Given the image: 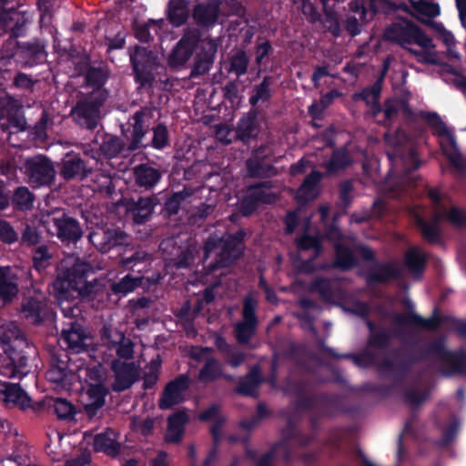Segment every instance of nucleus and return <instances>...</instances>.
I'll return each instance as SVG.
<instances>
[{
	"label": "nucleus",
	"mask_w": 466,
	"mask_h": 466,
	"mask_svg": "<svg viewBox=\"0 0 466 466\" xmlns=\"http://www.w3.org/2000/svg\"><path fill=\"white\" fill-rule=\"evenodd\" d=\"M109 394V389L103 381L89 383L86 390V402L83 409L89 419H93L106 404V397Z\"/></svg>",
	"instance_id": "nucleus-20"
},
{
	"label": "nucleus",
	"mask_w": 466,
	"mask_h": 466,
	"mask_svg": "<svg viewBox=\"0 0 466 466\" xmlns=\"http://www.w3.org/2000/svg\"><path fill=\"white\" fill-rule=\"evenodd\" d=\"M56 315L51 302L31 297V324L51 325L56 319Z\"/></svg>",
	"instance_id": "nucleus-31"
},
{
	"label": "nucleus",
	"mask_w": 466,
	"mask_h": 466,
	"mask_svg": "<svg viewBox=\"0 0 466 466\" xmlns=\"http://www.w3.org/2000/svg\"><path fill=\"white\" fill-rule=\"evenodd\" d=\"M82 75L84 86L92 88L90 93H97L100 96L108 98L109 92L105 88V85L110 76V70L106 64L100 63L98 66L86 64Z\"/></svg>",
	"instance_id": "nucleus-18"
},
{
	"label": "nucleus",
	"mask_w": 466,
	"mask_h": 466,
	"mask_svg": "<svg viewBox=\"0 0 466 466\" xmlns=\"http://www.w3.org/2000/svg\"><path fill=\"white\" fill-rule=\"evenodd\" d=\"M264 162L254 159L247 160V169L250 177H267L276 174L275 167Z\"/></svg>",
	"instance_id": "nucleus-54"
},
{
	"label": "nucleus",
	"mask_w": 466,
	"mask_h": 466,
	"mask_svg": "<svg viewBox=\"0 0 466 466\" xmlns=\"http://www.w3.org/2000/svg\"><path fill=\"white\" fill-rule=\"evenodd\" d=\"M249 58L244 50H238L228 58V72L240 77L248 73Z\"/></svg>",
	"instance_id": "nucleus-49"
},
{
	"label": "nucleus",
	"mask_w": 466,
	"mask_h": 466,
	"mask_svg": "<svg viewBox=\"0 0 466 466\" xmlns=\"http://www.w3.org/2000/svg\"><path fill=\"white\" fill-rule=\"evenodd\" d=\"M352 164L351 157L348 149L344 147L336 148L329 160L326 163V170L329 175L336 174L341 170L346 169Z\"/></svg>",
	"instance_id": "nucleus-40"
},
{
	"label": "nucleus",
	"mask_w": 466,
	"mask_h": 466,
	"mask_svg": "<svg viewBox=\"0 0 466 466\" xmlns=\"http://www.w3.org/2000/svg\"><path fill=\"white\" fill-rule=\"evenodd\" d=\"M445 218L458 228H466V210L463 208L453 206L445 213Z\"/></svg>",
	"instance_id": "nucleus-63"
},
{
	"label": "nucleus",
	"mask_w": 466,
	"mask_h": 466,
	"mask_svg": "<svg viewBox=\"0 0 466 466\" xmlns=\"http://www.w3.org/2000/svg\"><path fill=\"white\" fill-rule=\"evenodd\" d=\"M381 79L376 80L371 86L364 87L360 92L354 94L355 100H362L367 106L380 100L381 94Z\"/></svg>",
	"instance_id": "nucleus-57"
},
{
	"label": "nucleus",
	"mask_w": 466,
	"mask_h": 466,
	"mask_svg": "<svg viewBox=\"0 0 466 466\" xmlns=\"http://www.w3.org/2000/svg\"><path fill=\"white\" fill-rule=\"evenodd\" d=\"M334 259L332 265L334 269L340 271H349L359 265L358 258L355 257L352 248L341 242L334 244Z\"/></svg>",
	"instance_id": "nucleus-34"
},
{
	"label": "nucleus",
	"mask_w": 466,
	"mask_h": 466,
	"mask_svg": "<svg viewBox=\"0 0 466 466\" xmlns=\"http://www.w3.org/2000/svg\"><path fill=\"white\" fill-rule=\"evenodd\" d=\"M428 124L434 129V135L444 137L448 139V147L442 145L444 155L450 163L458 169H462V157L457 147L456 137L454 134L448 128L441 117L436 112H428L425 116Z\"/></svg>",
	"instance_id": "nucleus-13"
},
{
	"label": "nucleus",
	"mask_w": 466,
	"mask_h": 466,
	"mask_svg": "<svg viewBox=\"0 0 466 466\" xmlns=\"http://www.w3.org/2000/svg\"><path fill=\"white\" fill-rule=\"evenodd\" d=\"M274 78L272 76H265L262 81L255 85L252 89V94L249 96L248 103L255 106L258 102H268L272 97L270 86L273 84Z\"/></svg>",
	"instance_id": "nucleus-45"
},
{
	"label": "nucleus",
	"mask_w": 466,
	"mask_h": 466,
	"mask_svg": "<svg viewBox=\"0 0 466 466\" xmlns=\"http://www.w3.org/2000/svg\"><path fill=\"white\" fill-rule=\"evenodd\" d=\"M319 350L336 360H351L360 368L376 367L380 374L392 377L395 384L403 381L415 363L430 357H436L448 366V369L442 371L445 376L466 375V351L464 350H449L441 339H436L425 347L416 348L414 344H410L408 348L392 350L390 353L395 359L399 360L398 362L389 357L380 361L377 355L370 350H364L359 353L339 354L334 349L323 343L319 345Z\"/></svg>",
	"instance_id": "nucleus-1"
},
{
	"label": "nucleus",
	"mask_w": 466,
	"mask_h": 466,
	"mask_svg": "<svg viewBox=\"0 0 466 466\" xmlns=\"http://www.w3.org/2000/svg\"><path fill=\"white\" fill-rule=\"evenodd\" d=\"M74 373L67 368L66 362L54 359L46 373V380L56 389L68 390L72 386Z\"/></svg>",
	"instance_id": "nucleus-29"
},
{
	"label": "nucleus",
	"mask_w": 466,
	"mask_h": 466,
	"mask_svg": "<svg viewBox=\"0 0 466 466\" xmlns=\"http://www.w3.org/2000/svg\"><path fill=\"white\" fill-rule=\"evenodd\" d=\"M220 3L218 0L198 3L194 5L192 18L202 28L213 27L218 20Z\"/></svg>",
	"instance_id": "nucleus-27"
},
{
	"label": "nucleus",
	"mask_w": 466,
	"mask_h": 466,
	"mask_svg": "<svg viewBox=\"0 0 466 466\" xmlns=\"http://www.w3.org/2000/svg\"><path fill=\"white\" fill-rule=\"evenodd\" d=\"M17 293V287L5 276V271L0 268V299L4 302L11 300Z\"/></svg>",
	"instance_id": "nucleus-61"
},
{
	"label": "nucleus",
	"mask_w": 466,
	"mask_h": 466,
	"mask_svg": "<svg viewBox=\"0 0 466 466\" xmlns=\"http://www.w3.org/2000/svg\"><path fill=\"white\" fill-rule=\"evenodd\" d=\"M58 273L53 282V289L57 300L70 301L76 298L90 299L95 295V285L87 280L93 273L92 265L78 258H68L61 261Z\"/></svg>",
	"instance_id": "nucleus-2"
},
{
	"label": "nucleus",
	"mask_w": 466,
	"mask_h": 466,
	"mask_svg": "<svg viewBox=\"0 0 466 466\" xmlns=\"http://www.w3.org/2000/svg\"><path fill=\"white\" fill-rule=\"evenodd\" d=\"M393 322L398 326L418 327L427 330H436L442 323V317L438 315V309L435 308L431 318L425 319L416 312H409L407 314H395Z\"/></svg>",
	"instance_id": "nucleus-26"
},
{
	"label": "nucleus",
	"mask_w": 466,
	"mask_h": 466,
	"mask_svg": "<svg viewBox=\"0 0 466 466\" xmlns=\"http://www.w3.org/2000/svg\"><path fill=\"white\" fill-rule=\"evenodd\" d=\"M189 2L187 0H169L167 5V18L176 27L183 25L189 16Z\"/></svg>",
	"instance_id": "nucleus-38"
},
{
	"label": "nucleus",
	"mask_w": 466,
	"mask_h": 466,
	"mask_svg": "<svg viewBox=\"0 0 466 466\" xmlns=\"http://www.w3.org/2000/svg\"><path fill=\"white\" fill-rule=\"evenodd\" d=\"M146 115V111L144 109H140L136 111L131 117L132 128L130 130V135H126V137L129 142L127 146V151L128 153L148 147L147 144H143V138L148 131V129L144 127Z\"/></svg>",
	"instance_id": "nucleus-28"
},
{
	"label": "nucleus",
	"mask_w": 466,
	"mask_h": 466,
	"mask_svg": "<svg viewBox=\"0 0 466 466\" xmlns=\"http://www.w3.org/2000/svg\"><path fill=\"white\" fill-rule=\"evenodd\" d=\"M93 449L96 452H103L115 457L120 451V444L113 436V432L106 431L95 436Z\"/></svg>",
	"instance_id": "nucleus-36"
},
{
	"label": "nucleus",
	"mask_w": 466,
	"mask_h": 466,
	"mask_svg": "<svg viewBox=\"0 0 466 466\" xmlns=\"http://www.w3.org/2000/svg\"><path fill=\"white\" fill-rule=\"evenodd\" d=\"M130 237L114 224H96L88 235L89 242L101 253L128 245Z\"/></svg>",
	"instance_id": "nucleus-9"
},
{
	"label": "nucleus",
	"mask_w": 466,
	"mask_h": 466,
	"mask_svg": "<svg viewBox=\"0 0 466 466\" xmlns=\"http://www.w3.org/2000/svg\"><path fill=\"white\" fill-rule=\"evenodd\" d=\"M183 199L184 197L180 192H176L170 196H166L160 213L165 218H170L171 216L177 214Z\"/></svg>",
	"instance_id": "nucleus-60"
},
{
	"label": "nucleus",
	"mask_w": 466,
	"mask_h": 466,
	"mask_svg": "<svg viewBox=\"0 0 466 466\" xmlns=\"http://www.w3.org/2000/svg\"><path fill=\"white\" fill-rule=\"evenodd\" d=\"M53 401L54 411L59 420H74L76 411L72 402L63 398H56Z\"/></svg>",
	"instance_id": "nucleus-56"
},
{
	"label": "nucleus",
	"mask_w": 466,
	"mask_h": 466,
	"mask_svg": "<svg viewBox=\"0 0 466 466\" xmlns=\"http://www.w3.org/2000/svg\"><path fill=\"white\" fill-rule=\"evenodd\" d=\"M403 263L414 277L420 276L426 268L427 256L418 247H411L406 251Z\"/></svg>",
	"instance_id": "nucleus-37"
},
{
	"label": "nucleus",
	"mask_w": 466,
	"mask_h": 466,
	"mask_svg": "<svg viewBox=\"0 0 466 466\" xmlns=\"http://www.w3.org/2000/svg\"><path fill=\"white\" fill-rule=\"evenodd\" d=\"M0 400L7 405L25 410L29 406L26 393L16 384H0Z\"/></svg>",
	"instance_id": "nucleus-35"
},
{
	"label": "nucleus",
	"mask_w": 466,
	"mask_h": 466,
	"mask_svg": "<svg viewBox=\"0 0 466 466\" xmlns=\"http://www.w3.org/2000/svg\"><path fill=\"white\" fill-rule=\"evenodd\" d=\"M281 436L282 441L274 445L272 449H275L277 451L278 448H283V459L287 463H289L292 460L291 451L289 447V443L290 441H294L299 446L305 447L308 446L314 439V436L308 435L300 431L297 428V425L292 418H289L287 420L286 426L282 429Z\"/></svg>",
	"instance_id": "nucleus-17"
},
{
	"label": "nucleus",
	"mask_w": 466,
	"mask_h": 466,
	"mask_svg": "<svg viewBox=\"0 0 466 466\" xmlns=\"http://www.w3.org/2000/svg\"><path fill=\"white\" fill-rule=\"evenodd\" d=\"M112 370L115 372V380L111 384L114 392H122L132 387L137 380L138 370L134 362H114Z\"/></svg>",
	"instance_id": "nucleus-25"
},
{
	"label": "nucleus",
	"mask_w": 466,
	"mask_h": 466,
	"mask_svg": "<svg viewBox=\"0 0 466 466\" xmlns=\"http://www.w3.org/2000/svg\"><path fill=\"white\" fill-rule=\"evenodd\" d=\"M133 175L136 185L145 189L153 188L162 178V172L158 168L145 163L136 166Z\"/></svg>",
	"instance_id": "nucleus-32"
},
{
	"label": "nucleus",
	"mask_w": 466,
	"mask_h": 466,
	"mask_svg": "<svg viewBox=\"0 0 466 466\" xmlns=\"http://www.w3.org/2000/svg\"><path fill=\"white\" fill-rule=\"evenodd\" d=\"M247 232L239 228L235 233L219 237L210 234L203 244V264L205 273L210 275L218 269L232 267L244 255Z\"/></svg>",
	"instance_id": "nucleus-3"
},
{
	"label": "nucleus",
	"mask_w": 466,
	"mask_h": 466,
	"mask_svg": "<svg viewBox=\"0 0 466 466\" xmlns=\"http://www.w3.org/2000/svg\"><path fill=\"white\" fill-rule=\"evenodd\" d=\"M31 260L35 270L41 273L51 265L52 254L46 245H40L34 249L31 248Z\"/></svg>",
	"instance_id": "nucleus-50"
},
{
	"label": "nucleus",
	"mask_w": 466,
	"mask_h": 466,
	"mask_svg": "<svg viewBox=\"0 0 466 466\" xmlns=\"http://www.w3.org/2000/svg\"><path fill=\"white\" fill-rule=\"evenodd\" d=\"M56 177V170L52 161L44 155L31 157V183L37 186L51 185Z\"/></svg>",
	"instance_id": "nucleus-24"
},
{
	"label": "nucleus",
	"mask_w": 466,
	"mask_h": 466,
	"mask_svg": "<svg viewBox=\"0 0 466 466\" xmlns=\"http://www.w3.org/2000/svg\"><path fill=\"white\" fill-rule=\"evenodd\" d=\"M38 224L47 233L56 235V237L67 245L76 244L83 236V230L80 223L74 218L62 213L56 216V212H46L39 218L35 216L31 218V247L38 242V235L35 224Z\"/></svg>",
	"instance_id": "nucleus-5"
},
{
	"label": "nucleus",
	"mask_w": 466,
	"mask_h": 466,
	"mask_svg": "<svg viewBox=\"0 0 466 466\" xmlns=\"http://www.w3.org/2000/svg\"><path fill=\"white\" fill-rule=\"evenodd\" d=\"M348 310L363 319H367L366 325L370 331L367 339L368 348L385 350L389 349L394 337L400 336L399 329L390 330L385 327H376L373 321L368 319L370 309L366 301L357 300Z\"/></svg>",
	"instance_id": "nucleus-7"
},
{
	"label": "nucleus",
	"mask_w": 466,
	"mask_h": 466,
	"mask_svg": "<svg viewBox=\"0 0 466 466\" xmlns=\"http://www.w3.org/2000/svg\"><path fill=\"white\" fill-rule=\"evenodd\" d=\"M218 48V44L214 38H208L203 42L199 52L195 56L191 76H204L210 70L215 61Z\"/></svg>",
	"instance_id": "nucleus-21"
},
{
	"label": "nucleus",
	"mask_w": 466,
	"mask_h": 466,
	"mask_svg": "<svg viewBox=\"0 0 466 466\" xmlns=\"http://www.w3.org/2000/svg\"><path fill=\"white\" fill-rule=\"evenodd\" d=\"M296 246L298 250L306 251L309 249H316V254L323 253V245L322 239L319 236H311L309 234H304L301 237H299L296 239Z\"/></svg>",
	"instance_id": "nucleus-58"
},
{
	"label": "nucleus",
	"mask_w": 466,
	"mask_h": 466,
	"mask_svg": "<svg viewBox=\"0 0 466 466\" xmlns=\"http://www.w3.org/2000/svg\"><path fill=\"white\" fill-rule=\"evenodd\" d=\"M299 405L301 410L318 412L329 418L347 410L343 396L336 393H314L309 398L300 400Z\"/></svg>",
	"instance_id": "nucleus-12"
},
{
	"label": "nucleus",
	"mask_w": 466,
	"mask_h": 466,
	"mask_svg": "<svg viewBox=\"0 0 466 466\" xmlns=\"http://www.w3.org/2000/svg\"><path fill=\"white\" fill-rule=\"evenodd\" d=\"M273 182L270 180L250 184L239 202V211L243 217H250L260 204H274L278 195L271 191Z\"/></svg>",
	"instance_id": "nucleus-10"
},
{
	"label": "nucleus",
	"mask_w": 466,
	"mask_h": 466,
	"mask_svg": "<svg viewBox=\"0 0 466 466\" xmlns=\"http://www.w3.org/2000/svg\"><path fill=\"white\" fill-rule=\"evenodd\" d=\"M21 12L15 9H10L0 13V26L4 30L17 29L25 24Z\"/></svg>",
	"instance_id": "nucleus-52"
},
{
	"label": "nucleus",
	"mask_w": 466,
	"mask_h": 466,
	"mask_svg": "<svg viewBox=\"0 0 466 466\" xmlns=\"http://www.w3.org/2000/svg\"><path fill=\"white\" fill-rule=\"evenodd\" d=\"M257 327L258 323L253 321H247L243 319L242 321L238 322L234 329L237 341L239 344H247L254 336Z\"/></svg>",
	"instance_id": "nucleus-53"
},
{
	"label": "nucleus",
	"mask_w": 466,
	"mask_h": 466,
	"mask_svg": "<svg viewBox=\"0 0 466 466\" xmlns=\"http://www.w3.org/2000/svg\"><path fill=\"white\" fill-rule=\"evenodd\" d=\"M188 421V416L186 411L178 410L167 418V428L169 431L174 430L184 431L185 425Z\"/></svg>",
	"instance_id": "nucleus-64"
},
{
	"label": "nucleus",
	"mask_w": 466,
	"mask_h": 466,
	"mask_svg": "<svg viewBox=\"0 0 466 466\" xmlns=\"http://www.w3.org/2000/svg\"><path fill=\"white\" fill-rule=\"evenodd\" d=\"M49 121L48 115L43 111L41 118L31 127V147L47 149L48 136L46 133L47 123Z\"/></svg>",
	"instance_id": "nucleus-41"
},
{
	"label": "nucleus",
	"mask_w": 466,
	"mask_h": 466,
	"mask_svg": "<svg viewBox=\"0 0 466 466\" xmlns=\"http://www.w3.org/2000/svg\"><path fill=\"white\" fill-rule=\"evenodd\" d=\"M199 40V35L196 33L185 34L169 56L170 66H181L185 65L192 56Z\"/></svg>",
	"instance_id": "nucleus-23"
},
{
	"label": "nucleus",
	"mask_w": 466,
	"mask_h": 466,
	"mask_svg": "<svg viewBox=\"0 0 466 466\" xmlns=\"http://www.w3.org/2000/svg\"><path fill=\"white\" fill-rule=\"evenodd\" d=\"M153 137L148 146L157 150H163L169 146V132L164 123H158L152 128Z\"/></svg>",
	"instance_id": "nucleus-55"
},
{
	"label": "nucleus",
	"mask_w": 466,
	"mask_h": 466,
	"mask_svg": "<svg viewBox=\"0 0 466 466\" xmlns=\"http://www.w3.org/2000/svg\"><path fill=\"white\" fill-rule=\"evenodd\" d=\"M191 384V379L187 373L179 374L174 380L168 381L158 400L160 410H166L185 401V393Z\"/></svg>",
	"instance_id": "nucleus-15"
},
{
	"label": "nucleus",
	"mask_w": 466,
	"mask_h": 466,
	"mask_svg": "<svg viewBox=\"0 0 466 466\" xmlns=\"http://www.w3.org/2000/svg\"><path fill=\"white\" fill-rule=\"evenodd\" d=\"M322 179V174L318 170H312L299 186L297 195L300 201H309L315 196V190Z\"/></svg>",
	"instance_id": "nucleus-42"
},
{
	"label": "nucleus",
	"mask_w": 466,
	"mask_h": 466,
	"mask_svg": "<svg viewBox=\"0 0 466 466\" xmlns=\"http://www.w3.org/2000/svg\"><path fill=\"white\" fill-rule=\"evenodd\" d=\"M132 76L138 89L151 88L157 75L165 70L159 53L149 46L135 45L128 48Z\"/></svg>",
	"instance_id": "nucleus-4"
},
{
	"label": "nucleus",
	"mask_w": 466,
	"mask_h": 466,
	"mask_svg": "<svg viewBox=\"0 0 466 466\" xmlns=\"http://www.w3.org/2000/svg\"><path fill=\"white\" fill-rule=\"evenodd\" d=\"M293 5L305 15L310 24H316L321 20V15L310 0H291Z\"/></svg>",
	"instance_id": "nucleus-59"
},
{
	"label": "nucleus",
	"mask_w": 466,
	"mask_h": 466,
	"mask_svg": "<svg viewBox=\"0 0 466 466\" xmlns=\"http://www.w3.org/2000/svg\"><path fill=\"white\" fill-rule=\"evenodd\" d=\"M0 125L4 130L10 127L17 132L25 130L26 119L17 100L10 96L0 97Z\"/></svg>",
	"instance_id": "nucleus-16"
},
{
	"label": "nucleus",
	"mask_w": 466,
	"mask_h": 466,
	"mask_svg": "<svg viewBox=\"0 0 466 466\" xmlns=\"http://www.w3.org/2000/svg\"><path fill=\"white\" fill-rule=\"evenodd\" d=\"M309 291L319 294L321 299L326 303H332L334 299V289L331 280L324 277H317L309 285Z\"/></svg>",
	"instance_id": "nucleus-48"
},
{
	"label": "nucleus",
	"mask_w": 466,
	"mask_h": 466,
	"mask_svg": "<svg viewBox=\"0 0 466 466\" xmlns=\"http://www.w3.org/2000/svg\"><path fill=\"white\" fill-rule=\"evenodd\" d=\"M361 258L365 261L374 262L373 268L366 274L365 279L369 286L386 284L392 279L401 278V269L391 262H380L376 259L374 251L368 246L358 247Z\"/></svg>",
	"instance_id": "nucleus-11"
},
{
	"label": "nucleus",
	"mask_w": 466,
	"mask_h": 466,
	"mask_svg": "<svg viewBox=\"0 0 466 466\" xmlns=\"http://www.w3.org/2000/svg\"><path fill=\"white\" fill-rule=\"evenodd\" d=\"M100 150L106 157L113 158L127 150V147L122 138L116 136H110L103 141Z\"/></svg>",
	"instance_id": "nucleus-51"
},
{
	"label": "nucleus",
	"mask_w": 466,
	"mask_h": 466,
	"mask_svg": "<svg viewBox=\"0 0 466 466\" xmlns=\"http://www.w3.org/2000/svg\"><path fill=\"white\" fill-rule=\"evenodd\" d=\"M258 301L250 295L246 296L243 300L242 317L247 321H253L258 323L256 309Z\"/></svg>",
	"instance_id": "nucleus-62"
},
{
	"label": "nucleus",
	"mask_w": 466,
	"mask_h": 466,
	"mask_svg": "<svg viewBox=\"0 0 466 466\" xmlns=\"http://www.w3.org/2000/svg\"><path fill=\"white\" fill-rule=\"evenodd\" d=\"M158 203L157 197L134 198H124L123 206L126 212L130 216L137 225H142L151 218L154 208Z\"/></svg>",
	"instance_id": "nucleus-19"
},
{
	"label": "nucleus",
	"mask_w": 466,
	"mask_h": 466,
	"mask_svg": "<svg viewBox=\"0 0 466 466\" xmlns=\"http://www.w3.org/2000/svg\"><path fill=\"white\" fill-rule=\"evenodd\" d=\"M223 376L221 363L215 358L207 359L205 364L200 369L198 379L204 383H211Z\"/></svg>",
	"instance_id": "nucleus-43"
},
{
	"label": "nucleus",
	"mask_w": 466,
	"mask_h": 466,
	"mask_svg": "<svg viewBox=\"0 0 466 466\" xmlns=\"http://www.w3.org/2000/svg\"><path fill=\"white\" fill-rule=\"evenodd\" d=\"M106 99L97 93H87L71 108L70 115L80 127L94 130L98 125L101 107Z\"/></svg>",
	"instance_id": "nucleus-8"
},
{
	"label": "nucleus",
	"mask_w": 466,
	"mask_h": 466,
	"mask_svg": "<svg viewBox=\"0 0 466 466\" xmlns=\"http://www.w3.org/2000/svg\"><path fill=\"white\" fill-rule=\"evenodd\" d=\"M61 339L70 350L76 352H80L85 349V330L76 320L70 319L67 328L62 329Z\"/></svg>",
	"instance_id": "nucleus-33"
},
{
	"label": "nucleus",
	"mask_w": 466,
	"mask_h": 466,
	"mask_svg": "<svg viewBox=\"0 0 466 466\" xmlns=\"http://www.w3.org/2000/svg\"><path fill=\"white\" fill-rule=\"evenodd\" d=\"M143 277H135L127 274L118 281L111 284V291L116 295L126 296L142 285Z\"/></svg>",
	"instance_id": "nucleus-47"
},
{
	"label": "nucleus",
	"mask_w": 466,
	"mask_h": 466,
	"mask_svg": "<svg viewBox=\"0 0 466 466\" xmlns=\"http://www.w3.org/2000/svg\"><path fill=\"white\" fill-rule=\"evenodd\" d=\"M392 3L390 0H350V10L360 15L363 23L370 22L380 12H386Z\"/></svg>",
	"instance_id": "nucleus-22"
},
{
	"label": "nucleus",
	"mask_w": 466,
	"mask_h": 466,
	"mask_svg": "<svg viewBox=\"0 0 466 466\" xmlns=\"http://www.w3.org/2000/svg\"><path fill=\"white\" fill-rule=\"evenodd\" d=\"M384 39L403 48L411 44H416L423 49L435 47L432 39L417 24L405 17L399 18L385 28Z\"/></svg>",
	"instance_id": "nucleus-6"
},
{
	"label": "nucleus",
	"mask_w": 466,
	"mask_h": 466,
	"mask_svg": "<svg viewBox=\"0 0 466 466\" xmlns=\"http://www.w3.org/2000/svg\"><path fill=\"white\" fill-rule=\"evenodd\" d=\"M58 174L66 181L84 180L92 172V168L79 153L69 151L57 163Z\"/></svg>",
	"instance_id": "nucleus-14"
},
{
	"label": "nucleus",
	"mask_w": 466,
	"mask_h": 466,
	"mask_svg": "<svg viewBox=\"0 0 466 466\" xmlns=\"http://www.w3.org/2000/svg\"><path fill=\"white\" fill-rule=\"evenodd\" d=\"M263 381L260 367L255 365L244 377L239 379L235 392L246 397H257L258 390Z\"/></svg>",
	"instance_id": "nucleus-30"
},
{
	"label": "nucleus",
	"mask_w": 466,
	"mask_h": 466,
	"mask_svg": "<svg viewBox=\"0 0 466 466\" xmlns=\"http://www.w3.org/2000/svg\"><path fill=\"white\" fill-rule=\"evenodd\" d=\"M417 226L419 227L422 238L430 244H439L441 241V233L439 227V218L434 221H426L421 217L417 218Z\"/></svg>",
	"instance_id": "nucleus-46"
},
{
	"label": "nucleus",
	"mask_w": 466,
	"mask_h": 466,
	"mask_svg": "<svg viewBox=\"0 0 466 466\" xmlns=\"http://www.w3.org/2000/svg\"><path fill=\"white\" fill-rule=\"evenodd\" d=\"M257 117V111L250 110L247 116H244L239 119L237 127V134L240 140L246 142L255 137Z\"/></svg>",
	"instance_id": "nucleus-44"
},
{
	"label": "nucleus",
	"mask_w": 466,
	"mask_h": 466,
	"mask_svg": "<svg viewBox=\"0 0 466 466\" xmlns=\"http://www.w3.org/2000/svg\"><path fill=\"white\" fill-rule=\"evenodd\" d=\"M400 159L405 164L400 177L401 181L406 183L409 187H415L417 178L413 173L421 164L416 151L413 148L409 149L406 157H400Z\"/></svg>",
	"instance_id": "nucleus-39"
}]
</instances>
